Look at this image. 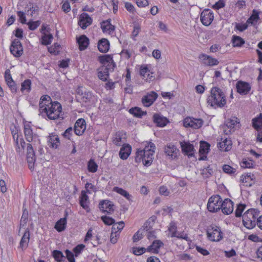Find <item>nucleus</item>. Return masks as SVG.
<instances>
[{
    "label": "nucleus",
    "instance_id": "nucleus-62",
    "mask_svg": "<svg viewBox=\"0 0 262 262\" xmlns=\"http://www.w3.org/2000/svg\"><path fill=\"white\" fill-rule=\"evenodd\" d=\"M122 138L119 134H116L113 138V143L116 145L120 146L121 145Z\"/></svg>",
    "mask_w": 262,
    "mask_h": 262
},
{
    "label": "nucleus",
    "instance_id": "nucleus-42",
    "mask_svg": "<svg viewBox=\"0 0 262 262\" xmlns=\"http://www.w3.org/2000/svg\"><path fill=\"white\" fill-rule=\"evenodd\" d=\"M114 190L117 192L118 193L121 194V195L124 196L128 200H130L131 199V195L124 189L119 188L118 187H115L114 188Z\"/></svg>",
    "mask_w": 262,
    "mask_h": 262
},
{
    "label": "nucleus",
    "instance_id": "nucleus-46",
    "mask_svg": "<svg viewBox=\"0 0 262 262\" xmlns=\"http://www.w3.org/2000/svg\"><path fill=\"white\" fill-rule=\"evenodd\" d=\"M28 211L27 209L23 210V215L20 220V227H24L26 225L28 221Z\"/></svg>",
    "mask_w": 262,
    "mask_h": 262
},
{
    "label": "nucleus",
    "instance_id": "nucleus-8",
    "mask_svg": "<svg viewBox=\"0 0 262 262\" xmlns=\"http://www.w3.org/2000/svg\"><path fill=\"white\" fill-rule=\"evenodd\" d=\"M239 123L238 119L235 117L227 119L222 127L224 134L225 135L231 134L234 132L235 128L239 126Z\"/></svg>",
    "mask_w": 262,
    "mask_h": 262
},
{
    "label": "nucleus",
    "instance_id": "nucleus-30",
    "mask_svg": "<svg viewBox=\"0 0 262 262\" xmlns=\"http://www.w3.org/2000/svg\"><path fill=\"white\" fill-rule=\"evenodd\" d=\"M163 245V243L160 240H155L152 244L148 247L147 251L154 253H158L159 249Z\"/></svg>",
    "mask_w": 262,
    "mask_h": 262
},
{
    "label": "nucleus",
    "instance_id": "nucleus-35",
    "mask_svg": "<svg viewBox=\"0 0 262 262\" xmlns=\"http://www.w3.org/2000/svg\"><path fill=\"white\" fill-rule=\"evenodd\" d=\"M67 215V213H66V216ZM67 224V219L66 216L63 218L60 219L59 221H58L55 225V228L58 232H61L63 231L66 228V226Z\"/></svg>",
    "mask_w": 262,
    "mask_h": 262
},
{
    "label": "nucleus",
    "instance_id": "nucleus-29",
    "mask_svg": "<svg viewBox=\"0 0 262 262\" xmlns=\"http://www.w3.org/2000/svg\"><path fill=\"white\" fill-rule=\"evenodd\" d=\"M77 41L80 51L86 49L89 45V39L84 35H82L77 38Z\"/></svg>",
    "mask_w": 262,
    "mask_h": 262
},
{
    "label": "nucleus",
    "instance_id": "nucleus-25",
    "mask_svg": "<svg viewBox=\"0 0 262 262\" xmlns=\"http://www.w3.org/2000/svg\"><path fill=\"white\" fill-rule=\"evenodd\" d=\"M180 145L183 152L188 156H192L193 155L194 147L192 144L186 142H181Z\"/></svg>",
    "mask_w": 262,
    "mask_h": 262
},
{
    "label": "nucleus",
    "instance_id": "nucleus-60",
    "mask_svg": "<svg viewBox=\"0 0 262 262\" xmlns=\"http://www.w3.org/2000/svg\"><path fill=\"white\" fill-rule=\"evenodd\" d=\"M5 79L7 83L9 82L14 81L12 78L10 70L9 69L6 70L5 72Z\"/></svg>",
    "mask_w": 262,
    "mask_h": 262
},
{
    "label": "nucleus",
    "instance_id": "nucleus-54",
    "mask_svg": "<svg viewBox=\"0 0 262 262\" xmlns=\"http://www.w3.org/2000/svg\"><path fill=\"white\" fill-rule=\"evenodd\" d=\"M146 250L147 249H145L143 247H134L133 248V252L135 255H142V254L144 253Z\"/></svg>",
    "mask_w": 262,
    "mask_h": 262
},
{
    "label": "nucleus",
    "instance_id": "nucleus-18",
    "mask_svg": "<svg viewBox=\"0 0 262 262\" xmlns=\"http://www.w3.org/2000/svg\"><path fill=\"white\" fill-rule=\"evenodd\" d=\"M92 22L90 16L87 13H83L80 15L78 25L82 29H85L92 24Z\"/></svg>",
    "mask_w": 262,
    "mask_h": 262
},
{
    "label": "nucleus",
    "instance_id": "nucleus-6",
    "mask_svg": "<svg viewBox=\"0 0 262 262\" xmlns=\"http://www.w3.org/2000/svg\"><path fill=\"white\" fill-rule=\"evenodd\" d=\"M14 142L15 149L19 154H23L24 152L26 143L20 135H19L16 129H13L11 132Z\"/></svg>",
    "mask_w": 262,
    "mask_h": 262
},
{
    "label": "nucleus",
    "instance_id": "nucleus-27",
    "mask_svg": "<svg viewBox=\"0 0 262 262\" xmlns=\"http://www.w3.org/2000/svg\"><path fill=\"white\" fill-rule=\"evenodd\" d=\"M48 142L50 146L54 148H57L59 144V138L57 135L51 134L48 137Z\"/></svg>",
    "mask_w": 262,
    "mask_h": 262
},
{
    "label": "nucleus",
    "instance_id": "nucleus-33",
    "mask_svg": "<svg viewBox=\"0 0 262 262\" xmlns=\"http://www.w3.org/2000/svg\"><path fill=\"white\" fill-rule=\"evenodd\" d=\"M110 70L109 68L102 67L99 69L98 73V76L99 78L102 81H106L109 76L108 71Z\"/></svg>",
    "mask_w": 262,
    "mask_h": 262
},
{
    "label": "nucleus",
    "instance_id": "nucleus-17",
    "mask_svg": "<svg viewBox=\"0 0 262 262\" xmlns=\"http://www.w3.org/2000/svg\"><path fill=\"white\" fill-rule=\"evenodd\" d=\"M86 129L85 121L83 119H78L74 125V132L76 135L80 136L83 134Z\"/></svg>",
    "mask_w": 262,
    "mask_h": 262
},
{
    "label": "nucleus",
    "instance_id": "nucleus-26",
    "mask_svg": "<svg viewBox=\"0 0 262 262\" xmlns=\"http://www.w3.org/2000/svg\"><path fill=\"white\" fill-rule=\"evenodd\" d=\"M86 192L85 191H82L81 192V195L79 199V203L80 206L85 210H86L87 212L89 211V197L86 194Z\"/></svg>",
    "mask_w": 262,
    "mask_h": 262
},
{
    "label": "nucleus",
    "instance_id": "nucleus-61",
    "mask_svg": "<svg viewBox=\"0 0 262 262\" xmlns=\"http://www.w3.org/2000/svg\"><path fill=\"white\" fill-rule=\"evenodd\" d=\"M248 23H245V24H239L236 23L235 25V28L238 30V31L242 32L248 28Z\"/></svg>",
    "mask_w": 262,
    "mask_h": 262
},
{
    "label": "nucleus",
    "instance_id": "nucleus-2",
    "mask_svg": "<svg viewBox=\"0 0 262 262\" xmlns=\"http://www.w3.org/2000/svg\"><path fill=\"white\" fill-rule=\"evenodd\" d=\"M26 140L29 142L27 145V160L29 167L31 169L34 167L36 161V157L33 149L37 144H39L40 141L38 137L33 133L29 125H25L24 129Z\"/></svg>",
    "mask_w": 262,
    "mask_h": 262
},
{
    "label": "nucleus",
    "instance_id": "nucleus-22",
    "mask_svg": "<svg viewBox=\"0 0 262 262\" xmlns=\"http://www.w3.org/2000/svg\"><path fill=\"white\" fill-rule=\"evenodd\" d=\"M232 146V142L227 137L221 138L220 142L218 144V147L220 150L224 151L229 150Z\"/></svg>",
    "mask_w": 262,
    "mask_h": 262
},
{
    "label": "nucleus",
    "instance_id": "nucleus-37",
    "mask_svg": "<svg viewBox=\"0 0 262 262\" xmlns=\"http://www.w3.org/2000/svg\"><path fill=\"white\" fill-rule=\"evenodd\" d=\"M129 112L135 117L141 118L143 116L146 114V112L142 111L140 107H135L129 110Z\"/></svg>",
    "mask_w": 262,
    "mask_h": 262
},
{
    "label": "nucleus",
    "instance_id": "nucleus-55",
    "mask_svg": "<svg viewBox=\"0 0 262 262\" xmlns=\"http://www.w3.org/2000/svg\"><path fill=\"white\" fill-rule=\"evenodd\" d=\"M85 246L83 244H80L77 245L73 249V252H74V254L75 257H77L78 255L81 252V251L83 250Z\"/></svg>",
    "mask_w": 262,
    "mask_h": 262
},
{
    "label": "nucleus",
    "instance_id": "nucleus-21",
    "mask_svg": "<svg viewBox=\"0 0 262 262\" xmlns=\"http://www.w3.org/2000/svg\"><path fill=\"white\" fill-rule=\"evenodd\" d=\"M236 88L237 92L242 95L247 94L251 89L248 83L241 81L236 83Z\"/></svg>",
    "mask_w": 262,
    "mask_h": 262
},
{
    "label": "nucleus",
    "instance_id": "nucleus-57",
    "mask_svg": "<svg viewBox=\"0 0 262 262\" xmlns=\"http://www.w3.org/2000/svg\"><path fill=\"white\" fill-rule=\"evenodd\" d=\"M60 47L59 44L58 43H55L52 46L50 47L49 48V51L51 53H54V54H57L58 53L59 51L58 49Z\"/></svg>",
    "mask_w": 262,
    "mask_h": 262
},
{
    "label": "nucleus",
    "instance_id": "nucleus-53",
    "mask_svg": "<svg viewBox=\"0 0 262 262\" xmlns=\"http://www.w3.org/2000/svg\"><path fill=\"white\" fill-rule=\"evenodd\" d=\"M101 220L104 222V223L107 225H113V224H114L115 222V221L114 219L107 216H102L101 217Z\"/></svg>",
    "mask_w": 262,
    "mask_h": 262
},
{
    "label": "nucleus",
    "instance_id": "nucleus-41",
    "mask_svg": "<svg viewBox=\"0 0 262 262\" xmlns=\"http://www.w3.org/2000/svg\"><path fill=\"white\" fill-rule=\"evenodd\" d=\"M124 226V223L123 221L114 223L112 228V232L115 234L118 233V232L120 231L123 228Z\"/></svg>",
    "mask_w": 262,
    "mask_h": 262
},
{
    "label": "nucleus",
    "instance_id": "nucleus-1",
    "mask_svg": "<svg viewBox=\"0 0 262 262\" xmlns=\"http://www.w3.org/2000/svg\"><path fill=\"white\" fill-rule=\"evenodd\" d=\"M39 106L40 113L42 116H47L50 120L58 119L62 110L60 103L57 101L53 102L51 97L48 95L40 98Z\"/></svg>",
    "mask_w": 262,
    "mask_h": 262
},
{
    "label": "nucleus",
    "instance_id": "nucleus-52",
    "mask_svg": "<svg viewBox=\"0 0 262 262\" xmlns=\"http://www.w3.org/2000/svg\"><path fill=\"white\" fill-rule=\"evenodd\" d=\"M245 205L239 204L235 210V216L236 217H241L242 216L243 211L245 209Z\"/></svg>",
    "mask_w": 262,
    "mask_h": 262
},
{
    "label": "nucleus",
    "instance_id": "nucleus-63",
    "mask_svg": "<svg viewBox=\"0 0 262 262\" xmlns=\"http://www.w3.org/2000/svg\"><path fill=\"white\" fill-rule=\"evenodd\" d=\"M7 84L10 88L12 93H15L17 92V87L14 81L9 82Z\"/></svg>",
    "mask_w": 262,
    "mask_h": 262
},
{
    "label": "nucleus",
    "instance_id": "nucleus-45",
    "mask_svg": "<svg viewBox=\"0 0 262 262\" xmlns=\"http://www.w3.org/2000/svg\"><path fill=\"white\" fill-rule=\"evenodd\" d=\"M53 36L51 34H45L41 37V43L44 45H48L51 44Z\"/></svg>",
    "mask_w": 262,
    "mask_h": 262
},
{
    "label": "nucleus",
    "instance_id": "nucleus-23",
    "mask_svg": "<svg viewBox=\"0 0 262 262\" xmlns=\"http://www.w3.org/2000/svg\"><path fill=\"white\" fill-rule=\"evenodd\" d=\"M255 179L254 175L251 173H247L245 174H243L241 177V181L245 186L250 187L254 183V180Z\"/></svg>",
    "mask_w": 262,
    "mask_h": 262
},
{
    "label": "nucleus",
    "instance_id": "nucleus-10",
    "mask_svg": "<svg viewBox=\"0 0 262 262\" xmlns=\"http://www.w3.org/2000/svg\"><path fill=\"white\" fill-rule=\"evenodd\" d=\"M203 122L201 119L187 117L184 120L183 124L186 127H191L194 129H198L203 125Z\"/></svg>",
    "mask_w": 262,
    "mask_h": 262
},
{
    "label": "nucleus",
    "instance_id": "nucleus-50",
    "mask_svg": "<svg viewBox=\"0 0 262 262\" xmlns=\"http://www.w3.org/2000/svg\"><path fill=\"white\" fill-rule=\"evenodd\" d=\"M148 73H150V71L147 66L146 65H142L140 69V75L142 77L143 79L146 77Z\"/></svg>",
    "mask_w": 262,
    "mask_h": 262
},
{
    "label": "nucleus",
    "instance_id": "nucleus-43",
    "mask_svg": "<svg viewBox=\"0 0 262 262\" xmlns=\"http://www.w3.org/2000/svg\"><path fill=\"white\" fill-rule=\"evenodd\" d=\"M213 173V169L210 166L204 167L202 169L201 174L204 178H209Z\"/></svg>",
    "mask_w": 262,
    "mask_h": 262
},
{
    "label": "nucleus",
    "instance_id": "nucleus-4",
    "mask_svg": "<svg viewBox=\"0 0 262 262\" xmlns=\"http://www.w3.org/2000/svg\"><path fill=\"white\" fill-rule=\"evenodd\" d=\"M207 102L211 106L223 107L227 102L225 95L219 88L213 87L207 98Z\"/></svg>",
    "mask_w": 262,
    "mask_h": 262
},
{
    "label": "nucleus",
    "instance_id": "nucleus-48",
    "mask_svg": "<svg viewBox=\"0 0 262 262\" xmlns=\"http://www.w3.org/2000/svg\"><path fill=\"white\" fill-rule=\"evenodd\" d=\"M98 165L93 160H90L88 163V169L91 172H95L97 171Z\"/></svg>",
    "mask_w": 262,
    "mask_h": 262
},
{
    "label": "nucleus",
    "instance_id": "nucleus-3",
    "mask_svg": "<svg viewBox=\"0 0 262 262\" xmlns=\"http://www.w3.org/2000/svg\"><path fill=\"white\" fill-rule=\"evenodd\" d=\"M156 146L152 142L147 143L144 149H138L136 151L135 161L137 163L143 162L144 166H150L154 159Z\"/></svg>",
    "mask_w": 262,
    "mask_h": 262
},
{
    "label": "nucleus",
    "instance_id": "nucleus-56",
    "mask_svg": "<svg viewBox=\"0 0 262 262\" xmlns=\"http://www.w3.org/2000/svg\"><path fill=\"white\" fill-rule=\"evenodd\" d=\"M65 253L66 255L67 258L69 260V262H75L74 257L75 254L70 251L69 250H66L65 251Z\"/></svg>",
    "mask_w": 262,
    "mask_h": 262
},
{
    "label": "nucleus",
    "instance_id": "nucleus-40",
    "mask_svg": "<svg viewBox=\"0 0 262 262\" xmlns=\"http://www.w3.org/2000/svg\"><path fill=\"white\" fill-rule=\"evenodd\" d=\"M31 81L30 79H26L21 84V91L23 93L25 91L29 92L31 90Z\"/></svg>",
    "mask_w": 262,
    "mask_h": 262
},
{
    "label": "nucleus",
    "instance_id": "nucleus-14",
    "mask_svg": "<svg viewBox=\"0 0 262 262\" xmlns=\"http://www.w3.org/2000/svg\"><path fill=\"white\" fill-rule=\"evenodd\" d=\"M199 58L205 66L212 67L217 65L219 63L217 59L204 54H200Z\"/></svg>",
    "mask_w": 262,
    "mask_h": 262
},
{
    "label": "nucleus",
    "instance_id": "nucleus-15",
    "mask_svg": "<svg viewBox=\"0 0 262 262\" xmlns=\"http://www.w3.org/2000/svg\"><path fill=\"white\" fill-rule=\"evenodd\" d=\"M164 152L170 159H176L179 153V150L176 146L172 144H167L164 148Z\"/></svg>",
    "mask_w": 262,
    "mask_h": 262
},
{
    "label": "nucleus",
    "instance_id": "nucleus-19",
    "mask_svg": "<svg viewBox=\"0 0 262 262\" xmlns=\"http://www.w3.org/2000/svg\"><path fill=\"white\" fill-rule=\"evenodd\" d=\"M99 208L103 212L111 214L114 211V205L108 200H103L99 203Z\"/></svg>",
    "mask_w": 262,
    "mask_h": 262
},
{
    "label": "nucleus",
    "instance_id": "nucleus-11",
    "mask_svg": "<svg viewBox=\"0 0 262 262\" xmlns=\"http://www.w3.org/2000/svg\"><path fill=\"white\" fill-rule=\"evenodd\" d=\"M213 18V13L209 9L204 10L201 14L200 19L204 26H208L210 25Z\"/></svg>",
    "mask_w": 262,
    "mask_h": 262
},
{
    "label": "nucleus",
    "instance_id": "nucleus-9",
    "mask_svg": "<svg viewBox=\"0 0 262 262\" xmlns=\"http://www.w3.org/2000/svg\"><path fill=\"white\" fill-rule=\"evenodd\" d=\"M208 239L213 242H219L223 237L222 233L219 227L211 226L207 230Z\"/></svg>",
    "mask_w": 262,
    "mask_h": 262
},
{
    "label": "nucleus",
    "instance_id": "nucleus-51",
    "mask_svg": "<svg viewBox=\"0 0 262 262\" xmlns=\"http://www.w3.org/2000/svg\"><path fill=\"white\" fill-rule=\"evenodd\" d=\"M27 24L30 30H34L40 25V21L39 20L35 21H29Z\"/></svg>",
    "mask_w": 262,
    "mask_h": 262
},
{
    "label": "nucleus",
    "instance_id": "nucleus-12",
    "mask_svg": "<svg viewBox=\"0 0 262 262\" xmlns=\"http://www.w3.org/2000/svg\"><path fill=\"white\" fill-rule=\"evenodd\" d=\"M99 61L103 64L102 67H108L110 70H113L116 64L111 55H103L99 57Z\"/></svg>",
    "mask_w": 262,
    "mask_h": 262
},
{
    "label": "nucleus",
    "instance_id": "nucleus-7",
    "mask_svg": "<svg viewBox=\"0 0 262 262\" xmlns=\"http://www.w3.org/2000/svg\"><path fill=\"white\" fill-rule=\"evenodd\" d=\"M222 200L219 195L211 196L208 200L207 209L210 212H215L221 209Z\"/></svg>",
    "mask_w": 262,
    "mask_h": 262
},
{
    "label": "nucleus",
    "instance_id": "nucleus-5",
    "mask_svg": "<svg viewBox=\"0 0 262 262\" xmlns=\"http://www.w3.org/2000/svg\"><path fill=\"white\" fill-rule=\"evenodd\" d=\"M258 212L255 209H249L243 215V222L248 229H252L256 224L258 216Z\"/></svg>",
    "mask_w": 262,
    "mask_h": 262
},
{
    "label": "nucleus",
    "instance_id": "nucleus-31",
    "mask_svg": "<svg viewBox=\"0 0 262 262\" xmlns=\"http://www.w3.org/2000/svg\"><path fill=\"white\" fill-rule=\"evenodd\" d=\"M98 49L102 53L107 52L110 49V42L107 39L102 38L98 43Z\"/></svg>",
    "mask_w": 262,
    "mask_h": 262
},
{
    "label": "nucleus",
    "instance_id": "nucleus-64",
    "mask_svg": "<svg viewBox=\"0 0 262 262\" xmlns=\"http://www.w3.org/2000/svg\"><path fill=\"white\" fill-rule=\"evenodd\" d=\"M160 193L165 196H168L169 194V191L168 190L167 187L164 186H162L159 188Z\"/></svg>",
    "mask_w": 262,
    "mask_h": 262
},
{
    "label": "nucleus",
    "instance_id": "nucleus-38",
    "mask_svg": "<svg viewBox=\"0 0 262 262\" xmlns=\"http://www.w3.org/2000/svg\"><path fill=\"white\" fill-rule=\"evenodd\" d=\"M210 145L204 141L200 142L199 152L201 155H206L209 150Z\"/></svg>",
    "mask_w": 262,
    "mask_h": 262
},
{
    "label": "nucleus",
    "instance_id": "nucleus-59",
    "mask_svg": "<svg viewBox=\"0 0 262 262\" xmlns=\"http://www.w3.org/2000/svg\"><path fill=\"white\" fill-rule=\"evenodd\" d=\"M223 170L227 173H233L235 172V169L229 165H224L223 166Z\"/></svg>",
    "mask_w": 262,
    "mask_h": 262
},
{
    "label": "nucleus",
    "instance_id": "nucleus-39",
    "mask_svg": "<svg viewBox=\"0 0 262 262\" xmlns=\"http://www.w3.org/2000/svg\"><path fill=\"white\" fill-rule=\"evenodd\" d=\"M233 47H241L245 43L244 40L238 36L233 35L232 39Z\"/></svg>",
    "mask_w": 262,
    "mask_h": 262
},
{
    "label": "nucleus",
    "instance_id": "nucleus-58",
    "mask_svg": "<svg viewBox=\"0 0 262 262\" xmlns=\"http://www.w3.org/2000/svg\"><path fill=\"white\" fill-rule=\"evenodd\" d=\"M253 163L251 160H247L246 159L243 160L241 163V166L242 168H251L252 167Z\"/></svg>",
    "mask_w": 262,
    "mask_h": 262
},
{
    "label": "nucleus",
    "instance_id": "nucleus-44",
    "mask_svg": "<svg viewBox=\"0 0 262 262\" xmlns=\"http://www.w3.org/2000/svg\"><path fill=\"white\" fill-rule=\"evenodd\" d=\"M259 18V13L256 10H253L252 12V14L247 19V23H248V24H253L254 21H257Z\"/></svg>",
    "mask_w": 262,
    "mask_h": 262
},
{
    "label": "nucleus",
    "instance_id": "nucleus-36",
    "mask_svg": "<svg viewBox=\"0 0 262 262\" xmlns=\"http://www.w3.org/2000/svg\"><path fill=\"white\" fill-rule=\"evenodd\" d=\"M252 126L256 130L262 129V114H260L259 116L252 119Z\"/></svg>",
    "mask_w": 262,
    "mask_h": 262
},
{
    "label": "nucleus",
    "instance_id": "nucleus-32",
    "mask_svg": "<svg viewBox=\"0 0 262 262\" xmlns=\"http://www.w3.org/2000/svg\"><path fill=\"white\" fill-rule=\"evenodd\" d=\"M132 147L128 144L123 145L119 151V156L122 160H126L131 153Z\"/></svg>",
    "mask_w": 262,
    "mask_h": 262
},
{
    "label": "nucleus",
    "instance_id": "nucleus-34",
    "mask_svg": "<svg viewBox=\"0 0 262 262\" xmlns=\"http://www.w3.org/2000/svg\"><path fill=\"white\" fill-rule=\"evenodd\" d=\"M101 27L103 32L108 34H111L115 30V27L108 20L103 21Z\"/></svg>",
    "mask_w": 262,
    "mask_h": 262
},
{
    "label": "nucleus",
    "instance_id": "nucleus-24",
    "mask_svg": "<svg viewBox=\"0 0 262 262\" xmlns=\"http://www.w3.org/2000/svg\"><path fill=\"white\" fill-rule=\"evenodd\" d=\"M29 240L30 232L29 229L27 228L21 237L19 243V248H20L22 250H25L28 247Z\"/></svg>",
    "mask_w": 262,
    "mask_h": 262
},
{
    "label": "nucleus",
    "instance_id": "nucleus-28",
    "mask_svg": "<svg viewBox=\"0 0 262 262\" xmlns=\"http://www.w3.org/2000/svg\"><path fill=\"white\" fill-rule=\"evenodd\" d=\"M153 121L158 126L160 127L165 126L168 122L166 118L158 114H156L154 115Z\"/></svg>",
    "mask_w": 262,
    "mask_h": 262
},
{
    "label": "nucleus",
    "instance_id": "nucleus-47",
    "mask_svg": "<svg viewBox=\"0 0 262 262\" xmlns=\"http://www.w3.org/2000/svg\"><path fill=\"white\" fill-rule=\"evenodd\" d=\"M177 225L174 222H171L168 227V230L171 233V237H174L177 236Z\"/></svg>",
    "mask_w": 262,
    "mask_h": 262
},
{
    "label": "nucleus",
    "instance_id": "nucleus-49",
    "mask_svg": "<svg viewBox=\"0 0 262 262\" xmlns=\"http://www.w3.org/2000/svg\"><path fill=\"white\" fill-rule=\"evenodd\" d=\"M53 256L54 259L58 262H61L64 258L63 253L58 250H54L53 252Z\"/></svg>",
    "mask_w": 262,
    "mask_h": 262
},
{
    "label": "nucleus",
    "instance_id": "nucleus-13",
    "mask_svg": "<svg viewBox=\"0 0 262 262\" xmlns=\"http://www.w3.org/2000/svg\"><path fill=\"white\" fill-rule=\"evenodd\" d=\"M10 50L11 53L15 57H20L23 53L22 45L18 39H14L12 42Z\"/></svg>",
    "mask_w": 262,
    "mask_h": 262
},
{
    "label": "nucleus",
    "instance_id": "nucleus-20",
    "mask_svg": "<svg viewBox=\"0 0 262 262\" xmlns=\"http://www.w3.org/2000/svg\"><path fill=\"white\" fill-rule=\"evenodd\" d=\"M221 208L224 213L229 214L232 212L233 210V202L228 199H225L222 203Z\"/></svg>",
    "mask_w": 262,
    "mask_h": 262
},
{
    "label": "nucleus",
    "instance_id": "nucleus-16",
    "mask_svg": "<svg viewBox=\"0 0 262 262\" xmlns=\"http://www.w3.org/2000/svg\"><path fill=\"white\" fill-rule=\"evenodd\" d=\"M157 97L158 94L156 92H151L142 98V102L145 106L148 107L154 103Z\"/></svg>",
    "mask_w": 262,
    "mask_h": 262
}]
</instances>
